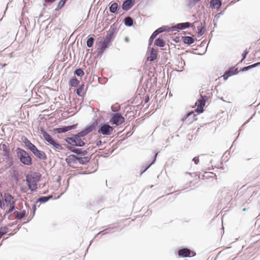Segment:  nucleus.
<instances>
[{
    "label": "nucleus",
    "instance_id": "obj_1",
    "mask_svg": "<svg viewBox=\"0 0 260 260\" xmlns=\"http://www.w3.org/2000/svg\"><path fill=\"white\" fill-rule=\"evenodd\" d=\"M16 152L17 157L22 164L27 166L32 165V159L27 152L19 147L16 149Z\"/></svg>",
    "mask_w": 260,
    "mask_h": 260
},
{
    "label": "nucleus",
    "instance_id": "obj_2",
    "mask_svg": "<svg viewBox=\"0 0 260 260\" xmlns=\"http://www.w3.org/2000/svg\"><path fill=\"white\" fill-rule=\"evenodd\" d=\"M64 141L67 143V145L73 147H81L85 145V142L81 139L76 137L74 134H71V137L65 138Z\"/></svg>",
    "mask_w": 260,
    "mask_h": 260
},
{
    "label": "nucleus",
    "instance_id": "obj_3",
    "mask_svg": "<svg viewBox=\"0 0 260 260\" xmlns=\"http://www.w3.org/2000/svg\"><path fill=\"white\" fill-rule=\"evenodd\" d=\"M41 134L42 135L44 139L50 144L52 145L55 149L58 150H63L61 145L56 142L51 136H50L43 128H40Z\"/></svg>",
    "mask_w": 260,
    "mask_h": 260
},
{
    "label": "nucleus",
    "instance_id": "obj_4",
    "mask_svg": "<svg viewBox=\"0 0 260 260\" xmlns=\"http://www.w3.org/2000/svg\"><path fill=\"white\" fill-rule=\"evenodd\" d=\"M41 134L42 135L44 139L50 144L52 145L55 149L58 150H63L61 145L56 142L51 136H50L43 128H40Z\"/></svg>",
    "mask_w": 260,
    "mask_h": 260
},
{
    "label": "nucleus",
    "instance_id": "obj_5",
    "mask_svg": "<svg viewBox=\"0 0 260 260\" xmlns=\"http://www.w3.org/2000/svg\"><path fill=\"white\" fill-rule=\"evenodd\" d=\"M113 131V127L108 123H101L98 126V133L103 135H110Z\"/></svg>",
    "mask_w": 260,
    "mask_h": 260
},
{
    "label": "nucleus",
    "instance_id": "obj_6",
    "mask_svg": "<svg viewBox=\"0 0 260 260\" xmlns=\"http://www.w3.org/2000/svg\"><path fill=\"white\" fill-rule=\"evenodd\" d=\"M110 122L112 124L119 125L125 122V118L121 113H116L111 114Z\"/></svg>",
    "mask_w": 260,
    "mask_h": 260
},
{
    "label": "nucleus",
    "instance_id": "obj_7",
    "mask_svg": "<svg viewBox=\"0 0 260 260\" xmlns=\"http://www.w3.org/2000/svg\"><path fill=\"white\" fill-rule=\"evenodd\" d=\"M116 31L117 27L115 24H113L111 25L110 29L106 31V35L105 37L104 40L111 43L114 39L116 34Z\"/></svg>",
    "mask_w": 260,
    "mask_h": 260
},
{
    "label": "nucleus",
    "instance_id": "obj_8",
    "mask_svg": "<svg viewBox=\"0 0 260 260\" xmlns=\"http://www.w3.org/2000/svg\"><path fill=\"white\" fill-rule=\"evenodd\" d=\"M208 100V98L207 96L200 94V98L196 103V105L197 107V112L198 113H201L203 112V108Z\"/></svg>",
    "mask_w": 260,
    "mask_h": 260
},
{
    "label": "nucleus",
    "instance_id": "obj_9",
    "mask_svg": "<svg viewBox=\"0 0 260 260\" xmlns=\"http://www.w3.org/2000/svg\"><path fill=\"white\" fill-rule=\"evenodd\" d=\"M178 255L179 257H187L193 256L196 253L187 248H183L178 250Z\"/></svg>",
    "mask_w": 260,
    "mask_h": 260
},
{
    "label": "nucleus",
    "instance_id": "obj_10",
    "mask_svg": "<svg viewBox=\"0 0 260 260\" xmlns=\"http://www.w3.org/2000/svg\"><path fill=\"white\" fill-rule=\"evenodd\" d=\"M4 201L6 207H9L15 205L14 197L9 193H5L4 194Z\"/></svg>",
    "mask_w": 260,
    "mask_h": 260
},
{
    "label": "nucleus",
    "instance_id": "obj_11",
    "mask_svg": "<svg viewBox=\"0 0 260 260\" xmlns=\"http://www.w3.org/2000/svg\"><path fill=\"white\" fill-rule=\"evenodd\" d=\"M190 26H193L192 24H191V23H190L189 22H182V23H177V24L172 26V29L173 31H178L180 30L185 29L187 28Z\"/></svg>",
    "mask_w": 260,
    "mask_h": 260
},
{
    "label": "nucleus",
    "instance_id": "obj_12",
    "mask_svg": "<svg viewBox=\"0 0 260 260\" xmlns=\"http://www.w3.org/2000/svg\"><path fill=\"white\" fill-rule=\"evenodd\" d=\"M26 181L28 189L31 191H35L37 189V182H36L35 180H32L30 178L29 174L26 175Z\"/></svg>",
    "mask_w": 260,
    "mask_h": 260
},
{
    "label": "nucleus",
    "instance_id": "obj_13",
    "mask_svg": "<svg viewBox=\"0 0 260 260\" xmlns=\"http://www.w3.org/2000/svg\"><path fill=\"white\" fill-rule=\"evenodd\" d=\"M196 117V115L193 112H190L185 115V116L182 118V120L185 121L186 124H189L197 119Z\"/></svg>",
    "mask_w": 260,
    "mask_h": 260
},
{
    "label": "nucleus",
    "instance_id": "obj_14",
    "mask_svg": "<svg viewBox=\"0 0 260 260\" xmlns=\"http://www.w3.org/2000/svg\"><path fill=\"white\" fill-rule=\"evenodd\" d=\"M75 128V125H74L63 126L60 127L54 128L53 132L55 133L60 134V133H66L69 131L74 129Z\"/></svg>",
    "mask_w": 260,
    "mask_h": 260
},
{
    "label": "nucleus",
    "instance_id": "obj_15",
    "mask_svg": "<svg viewBox=\"0 0 260 260\" xmlns=\"http://www.w3.org/2000/svg\"><path fill=\"white\" fill-rule=\"evenodd\" d=\"M135 4V0H124L122 4V9L124 11H128Z\"/></svg>",
    "mask_w": 260,
    "mask_h": 260
},
{
    "label": "nucleus",
    "instance_id": "obj_16",
    "mask_svg": "<svg viewBox=\"0 0 260 260\" xmlns=\"http://www.w3.org/2000/svg\"><path fill=\"white\" fill-rule=\"evenodd\" d=\"M238 73V68L231 67L226 71L223 76L224 79L226 80L229 77L237 74Z\"/></svg>",
    "mask_w": 260,
    "mask_h": 260
},
{
    "label": "nucleus",
    "instance_id": "obj_17",
    "mask_svg": "<svg viewBox=\"0 0 260 260\" xmlns=\"http://www.w3.org/2000/svg\"><path fill=\"white\" fill-rule=\"evenodd\" d=\"M158 48L152 47L151 49L150 56L149 57V60L150 61H154L157 58L158 56Z\"/></svg>",
    "mask_w": 260,
    "mask_h": 260
},
{
    "label": "nucleus",
    "instance_id": "obj_18",
    "mask_svg": "<svg viewBox=\"0 0 260 260\" xmlns=\"http://www.w3.org/2000/svg\"><path fill=\"white\" fill-rule=\"evenodd\" d=\"M222 5L221 0H211L210 2V6L212 9H216L218 10Z\"/></svg>",
    "mask_w": 260,
    "mask_h": 260
},
{
    "label": "nucleus",
    "instance_id": "obj_19",
    "mask_svg": "<svg viewBox=\"0 0 260 260\" xmlns=\"http://www.w3.org/2000/svg\"><path fill=\"white\" fill-rule=\"evenodd\" d=\"M38 158L41 160H46L47 157L45 153L43 151L39 150L38 149H36L34 153H32Z\"/></svg>",
    "mask_w": 260,
    "mask_h": 260
},
{
    "label": "nucleus",
    "instance_id": "obj_20",
    "mask_svg": "<svg viewBox=\"0 0 260 260\" xmlns=\"http://www.w3.org/2000/svg\"><path fill=\"white\" fill-rule=\"evenodd\" d=\"M182 40L184 44L191 45L197 40V39L194 36H183L182 37Z\"/></svg>",
    "mask_w": 260,
    "mask_h": 260
},
{
    "label": "nucleus",
    "instance_id": "obj_21",
    "mask_svg": "<svg viewBox=\"0 0 260 260\" xmlns=\"http://www.w3.org/2000/svg\"><path fill=\"white\" fill-rule=\"evenodd\" d=\"M194 23L198 24L199 25L197 26L198 28V36L200 37L202 36L205 32L206 31V26H201L202 23L200 21H195Z\"/></svg>",
    "mask_w": 260,
    "mask_h": 260
},
{
    "label": "nucleus",
    "instance_id": "obj_22",
    "mask_svg": "<svg viewBox=\"0 0 260 260\" xmlns=\"http://www.w3.org/2000/svg\"><path fill=\"white\" fill-rule=\"evenodd\" d=\"M77 155L75 154H71L68 156L65 161L69 165L71 163L76 164L77 162Z\"/></svg>",
    "mask_w": 260,
    "mask_h": 260
},
{
    "label": "nucleus",
    "instance_id": "obj_23",
    "mask_svg": "<svg viewBox=\"0 0 260 260\" xmlns=\"http://www.w3.org/2000/svg\"><path fill=\"white\" fill-rule=\"evenodd\" d=\"M90 157L88 156H84V157H80L77 156V162H78L80 164L85 165L88 162H89L90 160Z\"/></svg>",
    "mask_w": 260,
    "mask_h": 260
},
{
    "label": "nucleus",
    "instance_id": "obj_24",
    "mask_svg": "<svg viewBox=\"0 0 260 260\" xmlns=\"http://www.w3.org/2000/svg\"><path fill=\"white\" fill-rule=\"evenodd\" d=\"M64 146H66V148L69 151H70L71 152H73V153H76L78 155H81V151H82V149H80V148H74L72 146H69V145H67V144H64Z\"/></svg>",
    "mask_w": 260,
    "mask_h": 260
},
{
    "label": "nucleus",
    "instance_id": "obj_25",
    "mask_svg": "<svg viewBox=\"0 0 260 260\" xmlns=\"http://www.w3.org/2000/svg\"><path fill=\"white\" fill-rule=\"evenodd\" d=\"M95 36L94 35H89L87 38L86 45L89 48L91 47L94 43Z\"/></svg>",
    "mask_w": 260,
    "mask_h": 260
},
{
    "label": "nucleus",
    "instance_id": "obj_26",
    "mask_svg": "<svg viewBox=\"0 0 260 260\" xmlns=\"http://www.w3.org/2000/svg\"><path fill=\"white\" fill-rule=\"evenodd\" d=\"M123 22L126 26L131 27L134 24V19L130 16L126 17L124 19Z\"/></svg>",
    "mask_w": 260,
    "mask_h": 260
},
{
    "label": "nucleus",
    "instance_id": "obj_27",
    "mask_svg": "<svg viewBox=\"0 0 260 260\" xmlns=\"http://www.w3.org/2000/svg\"><path fill=\"white\" fill-rule=\"evenodd\" d=\"M166 43L163 39L159 37L154 41V45L157 47H163L165 46Z\"/></svg>",
    "mask_w": 260,
    "mask_h": 260
},
{
    "label": "nucleus",
    "instance_id": "obj_28",
    "mask_svg": "<svg viewBox=\"0 0 260 260\" xmlns=\"http://www.w3.org/2000/svg\"><path fill=\"white\" fill-rule=\"evenodd\" d=\"M118 8V5L117 3H113L109 6V11L111 13L117 14V10Z\"/></svg>",
    "mask_w": 260,
    "mask_h": 260
},
{
    "label": "nucleus",
    "instance_id": "obj_29",
    "mask_svg": "<svg viewBox=\"0 0 260 260\" xmlns=\"http://www.w3.org/2000/svg\"><path fill=\"white\" fill-rule=\"evenodd\" d=\"M97 122L95 121L90 125L86 126L84 129L87 134L91 132L95 127Z\"/></svg>",
    "mask_w": 260,
    "mask_h": 260
},
{
    "label": "nucleus",
    "instance_id": "obj_30",
    "mask_svg": "<svg viewBox=\"0 0 260 260\" xmlns=\"http://www.w3.org/2000/svg\"><path fill=\"white\" fill-rule=\"evenodd\" d=\"M29 177L32 180H35L36 182H39L41 178V175L38 172H34L32 174L29 175Z\"/></svg>",
    "mask_w": 260,
    "mask_h": 260
},
{
    "label": "nucleus",
    "instance_id": "obj_31",
    "mask_svg": "<svg viewBox=\"0 0 260 260\" xmlns=\"http://www.w3.org/2000/svg\"><path fill=\"white\" fill-rule=\"evenodd\" d=\"M259 65H260V62H256V63H255L251 65L242 68V69H241V71L242 72H246V71H248L249 70L253 69V68L256 67Z\"/></svg>",
    "mask_w": 260,
    "mask_h": 260
},
{
    "label": "nucleus",
    "instance_id": "obj_32",
    "mask_svg": "<svg viewBox=\"0 0 260 260\" xmlns=\"http://www.w3.org/2000/svg\"><path fill=\"white\" fill-rule=\"evenodd\" d=\"M15 213H16L17 215L15 218L17 220H21L26 215V213L25 210H23L20 211V212H15Z\"/></svg>",
    "mask_w": 260,
    "mask_h": 260
},
{
    "label": "nucleus",
    "instance_id": "obj_33",
    "mask_svg": "<svg viewBox=\"0 0 260 260\" xmlns=\"http://www.w3.org/2000/svg\"><path fill=\"white\" fill-rule=\"evenodd\" d=\"M79 83V81L76 78H72L70 80L69 85L72 87H76Z\"/></svg>",
    "mask_w": 260,
    "mask_h": 260
},
{
    "label": "nucleus",
    "instance_id": "obj_34",
    "mask_svg": "<svg viewBox=\"0 0 260 260\" xmlns=\"http://www.w3.org/2000/svg\"><path fill=\"white\" fill-rule=\"evenodd\" d=\"M168 28H169V27L168 26H162L158 28H157L154 31L158 35L160 33H161L164 31L168 30Z\"/></svg>",
    "mask_w": 260,
    "mask_h": 260
},
{
    "label": "nucleus",
    "instance_id": "obj_35",
    "mask_svg": "<svg viewBox=\"0 0 260 260\" xmlns=\"http://www.w3.org/2000/svg\"><path fill=\"white\" fill-rule=\"evenodd\" d=\"M84 84H82L79 86V87L76 89V94L79 96H83V93H82L83 90L84 89Z\"/></svg>",
    "mask_w": 260,
    "mask_h": 260
},
{
    "label": "nucleus",
    "instance_id": "obj_36",
    "mask_svg": "<svg viewBox=\"0 0 260 260\" xmlns=\"http://www.w3.org/2000/svg\"><path fill=\"white\" fill-rule=\"evenodd\" d=\"M9 208L8 209L4 215V217H5L7 214H10L12 213L14 210L17 209V207H16L15 205H13V206H11L9 207Z\"/></svg>",
    "mask_w": 260,
    "mask_h": 260
},
{
    "label": "nucleus",
    "instance_id": "obj_37",
    "mask_svg": "<svg viewBox=\"0 0 260 260\" xmlns=\"http://www.w3.org/2000/svg\"><path fill=\"white\" fill-rule=\"evenodd\" d=\"M157 154H158V153H155L154 157V159H153V161H152V162H151L149 165H148L144 170H142V171H141V174H140L141 175H142L143 173H144L148 168H149V167L152 165H153L155 162Z\"/></svg>",
    "mask_w": 260,
    "mask_h": 260
},
{
    "label": "nucleus",
    "instance_id": "obj_38",
    "mask_svg": "<svg viewBox=\"0 0 260 260\" xmlns=\"http://www.w3.org/2000/svg\"><path fill=\"white\" fill-rule=\"evenodd\" d=\"M74 74L79 77H82L84 75V72L81 68H79L74 71Z\"/></svg>",
    "mask_w": 260,
    "mask_h": 260
},
{
    "label": "nucleus",
    "instance_id": "obj_39",
    "mask_svg": "<svg viewBox=\"0 0 260 260\" xmlns=\"http://www.w3.org/2000/svg\"><path fill=\"white\" fill-rule=\"evenodd\" d=\"M48 201L47 198L46 196H41L40 198H38L37 201H36V203H45L47 202Z\"/></svg>",
    "mask_w": 260,
    "mask_h": 260
},
{
    "label": "nucleus",
    "instance_id": "obj_40",
    "mask_svg": "<svg viewBox=\"0 0 260 260\" xmlns=\"http://www.w3.org/2000/svg\"><path fill=\"white\" fill-rule=\"evenodd\" d=\"M76 135V137H77L78 138H81L82 137H84V136H86L87 134L84 131V129L82 130L81 132H78L75 134Z\"/></svg>",
    "mask_w": 260,
    "mask_h": 260
},
{
    "label": "nucleus",
    "instance_id": "obj_41",
    "mask_svg": "<svg viewBox=\"0 0 260 260\" xmlns=\"http://www.w3.org/2000/svg\"><path fill=\"white\" fill-rule=\"evenodd\" d=\"M201 0H189L187 6L189 7H193L195 6L197 3Z\"/></svg>",
    "mask_w": 260,
    "mask_h": 260
},
{
    "label": "nucleus",
    "instance_id": "obj_42",
    "mask_svg": "<svg viewBox=\"0 0 260 260\" xmlns=\"http://www.w3.org/2000/svg\"><path fill=\"white\" fill-rule=\"evenodd\" d=\"M157 36V35L156 34L155 31H154L151 36H150L149 39V46H150L153 40L156 38V37Z\"/></svg>",
    "mask_w": 260,
    "mask_h": 260
},
{
    "label": "nucleus",
    "instance_id": "obj_43",
    "mask_svg": "<svg viewBox=\"0 0 260 260\" xmlns=\"http://www.w3.org/2000/svg\"><path fill=\"white\" fill-rule=\"evenodd\" d=\"M9 231V228L7 226H2L0 228V233L4 235L7 234Z\"/></svg>",
    "mask_w": 260,
    "mask_h": 260
},
{
    "label": "nucleus",
    "instance_id": "obj_44",
    "mask_svg": "<svg viewBox=\"0 0 260 260\" xmlns=\"http://www.w3.org/2000/svg\"><path fill=\"white\" fill-rule=\"evenodd\" d=\"M101 46L102 47H103V48H104L105 49L107 48L108 47L109 45L111 44L110 42L106 41L105 40H104V41H103V42L101 41Z\"/></svg>",
    "mask_w": 260,
    "mask_h": 260
},
{
    "label": "nucleus",
    "instance_id": "obj_45",
    "mask_svg": "<svg viewBox=\"0 0 260 260\" xmlns=\"http://www.w3.org/2000/svg\"><path fill=\"white\" fill-rule=\"evenodd\" d=\"M224 14V11H222L220 13L217 14L214 17V18L213 19V22H215V21L216 22H217V21H218V19L219 18V17H220V16L223 15Z\"/></svg>",
    "mask_w": 260,
    "mask_h": 260
},
{
    "label": "nucleus",
    "instance_id": "obj_46",
    "mask_svg": "<svg viewBox=\"0 0 260 260\" xmlns=\"http://www.w3.org/2000/svg\"><path fill=\"white\" fill-rule=\"evenodd\" d=\"M23 142L24 143L25 145L28 148L31 145L32 143L28 140L26 137L24 138V140H23Z\"/></svg>",
    "mask_w": 260,
    "mask_h": 260
},
{
    "label": "nucleus",
    "instance_id": "obj_47",
    "mask_svg": "<svg viewBox=\"0 0 260 260\" xmlns=\"http://www.w3.org/2000/svg\"><path fill=\"white\" fill-rule=\"evenodd\" d=\"M104 228H105V229L104 230H103L102 231L100 232L99 233H98L97 234V235L94 238H95L98 235H99L100 234H102V233L103 235H105V234H107V233H104V232L105 231H106V230H111V225H110H110H108L107 226H105Z\"/></svg>",
    "mask_w": 260,
    "mask_h": 260
},
{
    "label": "nucleus",
    "instance_id": "obj_48",
    "mask_svg": "<svg viewBox=\"0 0 260 260\" xmlns=\"http://www.w3.org/2000/svg\"><path fill=\"white\" fill-rule=\"evenodd\" d=\"M122 228H117V226H115V225H111V230H112V232H117V231H120L121 230H122Z\"/></svg>",
    "mask_w": 260,
    "mask_h": 260
},
{
    "label": "nucleus",
    "instance_id": "obj_49",
    "mask_svg": "<svg viewBox=\"0 0 260 260\" xmlns=\"http://www.w3.org/2000/svg\"><path fill=\"white\" fill-rule=\"evenodd\" d=\"M28 149L32 152V153H34V152L38 148H37V147L34 145L32 143L31 144V145H30V146H29Z\"/></svg>",
    "mask_w": 260,
    "mask_h": 260
},
{
    "label": "nucleus",
    "instance_id": "obj_50",
    "mask_svg": "<svg viewBox=\"0 0 260 260\" xmlns=\"http://www.w3.org/2000/svg\"><path fill=\"white\" fill-rule=\"evenodd\" d=\"M248 52H249V51L247 50V49H246L244 50V51L242 53V58L241 60L240 61V62H242L243 60H244L246 58V55H247Z\"/></svg>",
    "mask_w": 260,
    "mask_h": 260
},
{
    "label": "nucleus",
    "instance_id": "obj_51",
    "mask_svg": "<svg viewBox=\"0 0 260 260\" xmlns=\"http://www.w3.org/2000/svg\"><path fill=\"white\" fill-rule=\"evenodd\" d=\"M105 50V49L104 48H103V47H102L101 46L100 48L98 50V55H101L104 52Z\"/></svg>",
    "mask_w": 260,
    "mask_h": 260
},
{
    "label": "nucleus",
    "instance_id": "obj_52",
    "mask_svg": "<svg viewBox=\"0 0 260 260\" xmlns=\"http://www.w3.org/2000/svg\"><path fill=\"white\" fill-rule=\"evenodd\" d=\"M179 63L180 66L181 67V68L183 69V67L185 65V61L182 58H180V60L179 61Z\"/></svg>",
    "mask_w": 260,
    "mask_h": 260
},
{
    "label": "nucleus",
    "instance_id": "obj_53",
    "mask_svg": "<svg viewBox=\"0 0 260 260\" xmlns=\"http://www.w3.org/2000/svg\"><path fill=\"white\" fill-rule=\"evenodd\" d=\"M6 204L4 201L0 202V208L2 210H5L6 208Z\"/></svg>",
    "mask_w": 260,
    "mask_h": 260
},
{
    "label": "nucleus",
    "instance_id": "obj_54",
    "mask_svg": "<svg viewBox=\"0 0 260 260\" xmlns=\"http://www.w3.org/2000/svg\"><path fill=\"white\" fill-rule=\"evenodd\" d=\"M192 161L196 165H197L199 162V156H196L192 159Z\"/></svg>",
    "mask_w": 260,
    "mask_h": 260
},
{
    "label": "nucleus",
    "instance_id": "obj_55",
    "mask_svg": "<svg viewBox=\"0 0 260 260\" xmlns=\"http://www.w3.org/2000/svg\"><path fill=\"white\" fill-rule=\"evenodd\" d=\"M32 209L33 211V215H32V217H33L35 214V212L36 210V204H33Z\"/></svg>",
    "mask_w": 260,
    "mask_h": 260
},
{
    "label": "nucleus",
    "instance_id": "obj_56",
    "mask_svg": "<svg viewBox=\"0 0 260 260\" xmlns=\"http://www.w3.org/2000/svg\"><path fill=\"white\" fill-rule=\"evenodd\" d=\"M88 150L86 149V150H82V151H81V155H83V156H85V155H86L87 153H88Z\"/></svg>",
    "mask_w": 260,
    "mask_h": 260
},
{
    "label": "nucleus",
    "instance_id": "obj_57",
    "mask_svg": "<svg viewBox=\"0 0 260 260\" xmlns=\"http://www.w3.org/2000/svg\"><path fill=\"white\" fill-rule=\"evenodd\" d=\"M56 1V0H44L45 2L47 4H52Z\"/></svg>",
    "mask_w": 260,
    "mask_h": 260
},
{
    "label": "nucleus",
    "instance_id": "obj_58",
    "mask_svg": "<svg viewBox=\"0 0 260 260\" xmlns=\"http://www.w3.org/2000/svg\"><path fill=\"white\" fill-rule=\"evenodd\" d=\"M102 142L101 140H98L96 141V145L98 147H100L102 145Z\"/></svg>",
    "mask_w": 260,
    "mask_h": 260
},
{
    "label": "nucleus",
    "instance_id": "obj_59",
    "mask_svg": "<svg viewBox=\"0 0 260 260\" xmlns=\"http://www.w3.org/2000/svg\"><path fill=\"white\" fill-rule=\"evenodd\" d=\"M149 97L148 95H147L145 96V100H144V102L145 103H147L149 102Z\"/></svg>",
    "mask_w": 260,
    "mask_h": 260
},
{
    "label": "nucleus",
    "instance_id": "obj_60",
    "mask_svg": "<svg viewBox=\"0 0 260 260\" xmlns=\"http://www.w3.org/2000/svg\"><path fill=\"white\" fill-rule=\"evenodd\" d=\"M5 153H6L5 154H4V156L9 157V151L8 150H6Z\"/></svg>",
    "mask_w": 260,
    "mask_h": 260
},
{
    "label": "nucleus",
    "instance_id": "obj_61",
    "mask_svg": "<svg viewBox=\"0 0 260 260\" xmlns=\"http://www.w3.org/2000/svg\"><path fill=\"white\" fill-rule=\"evenodd\" d=\"M3 151L5 152H6V150H8L7 149V146L5 144H4L3 145Z\"/></svg>",
    "mask_w": 260,
    "mask_h": 260
},
{
    "label": "nucleus",
    "instance_id": "obj_62",
    "mask_svg": "<svg viewBox=\"0 0 260 260\" xmlns=\"http://www.w3.org/2000/svg\"><path fill=\"white\" fill-rule=\"evenodd\" d=\"M4 201V195L3 196L2 193H0V202Z\"/></svg>",
    "mask_w": 260,
    "mask_h": 260
},
{
    "label": "nucleus",
    "instance_id": "obj_63",
    "mask_svg": "<svg viewBox=\"0 0 260 260\" xmlns=\"http://www.w3.org/2000/svg\"><path fill=\"white\" fill-rule=\"evenodd\" d=\"M46 197H47V200H48V201H49V200H50V199H53V196L52 195H49V196H46Z\"/></svg>",
    "mask_w": 260,
    "mask_h": 260
},
{
    "label": "nucleus",
    "instance_id": "obj_64",
    "mask_svg": "<svg viewBox=\"0 0 260 260\" xmlns=\"http://www.w3.org/2000/svg\"><path fill=\"white\" fill-rule=\"evenodd\" d=\"M174 41H175L176 42H179V38H176L174 39Z\"/></svg>",
    "mask_w": 260,
    "mask_h": 260
}]
</instances>
